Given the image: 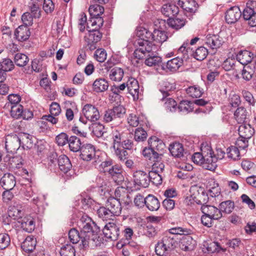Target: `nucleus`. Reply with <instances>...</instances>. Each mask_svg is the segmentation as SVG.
Masks as SVG:
<instances>
[{
	"label": "nucleus",
	"instance_id": "obj_1",
	"mask_svg": "<svg viewBox=\"0 0 256 256\" xmlns=\"http://www.w3.org/2000/svg\"><path fill=\"white\" fill-rule=\"evenodd\" d=\"M78 226L82 238L83 248L100 246L101 238L98 235L100 228L90 217L83 215L78 222Z\"/></svg>",
	"mask_w": 256,
	"mask_h": 256
},
{
	"label": "nucleus",
	"instance_id": "obj_2",
	"mask_svg": "<svg viewBox=\"0 0 256 256\" xmlns=\"http://www.w3.org/2000/svg\"><path fill=\"white\" fill-rule=\"evenodd\" d=\"M110 136L112 141L111 149L120 161L124 162L128 155L126 150L134 148L132 140L126 138L125 134L117 129L112 130Z\"/></svg>",
	"mask_w": 256,
	"mask_h": 256
},
{
	"label": "nucleus",
	"instance_id": "obj_3",
	"mask_svg": "<svg viewBox=\"0 0 256 256\" xmlns=\"http://www.w3.org/2000/svg\"><path fill=\"white\" fill-rule=\"evenodd\" d=\"M136 35L138 38L134 42V46L136 48L134 52V56L140 60L142 59L147 52L153 50L152 40V32L148 30L140 27L138 28Z\"/></svg>",
	"mask_w": 256,
	"mask_h": 256
},
{
	"label": "nucleus",
	"instance_id": "obj_4",
	"mask_svg": "<svg viewBox=\"0 0 256 256\" xmlns=\"http://www.w3.org/2000/svg\"><path fill=\"white\" fill-rule=\"evenodd\" d=\"M177 244L176 236L166 232L161 242H158L156 246V252L160 256H168Z\"/></svg>",
	"mask_w": 256,
	"mask_h": 256
},
{
	"label": "nucleus",
	"instance_id": "obj_5",
	"mask_svg": "<svg viewBox=\"0 0 256 256\" xmlns=\"http://www.w3.org/2000/svg\"><path fill=\"white\" fill-rule=\"evenodd\" d=\"M150 147L145 148L142 150V155L146 158L150 160H161L162 154H159L155 150L159 151L160 149H163L164 147V144L156 138H150L148 140Z\"/></svg>",
	"mask_w": 256,
	"mask_h": 256
},
{
	"label": "nucleus",
	"instance_id": "obj_6",
	"mask_svg": "<svg viewBox=\"0 0 256 256\" xmlns=\"http://www.w3.org/2000/svg\"><path fill=\"white\" fill-rule=\"evenodd\" d=\"M190 198L187 197L185 202L189 204L190 202L192 203L191 200L196 202L197 204L204 205L206 204L208 200V195L205 192L204 189L197 185H194L190 187Z\"/></svg>",
	"mask_w": 256,
	"mask_h": 256
},
{
	"label": "nucleus",
	"instance_id": "obj_7",
	"mask_svg": "<svg viewBox=\"0 0 256 256\" xmlns=\"http://www.w3.org/2000/svg\"><path fill=\"white\" fill-rule=\"evenodd\" d=\"M86 28L88 33L84 36V40L88 48L90 50H93L96 48L98 42L100 40L102 33L99 30L91 29L88 25Z\"/></svg>",
	"mask_w": 256,
	"mask_h": 256
},
{
	"label": "nucleus",
	"instance_id": "obj_8",
	"mask_svg": "<svg viewBox=\"0 0 256 256\" xmlns=\"http://www.w3.org/2000/svg\"><path fill=\"white\" fill-rule=\"evenodd\" d=\"M121 226L116 222L107 223L103 228L104 234L108 239L112 240H117L120 236Z\"/></svg>",
	"mask_w": 256,
	"mask_h": 256
},
{
	"label": "nucleus",
	"instance_id": "obj_9",
	"mask_svg": "<svg viewBox=\"0 0 256 256\" xmlns=\"http://www.w3.org/2000/svg\"><path fill=\"white\" fill-rule=\"evenodd\" d=\"M256 1H248L242 12L244 19L248 21V24L252 27L256 26Z\"/></svg>",
	"mask_w": 256,
	"mask_h": 256
},
{
	"label": "nucleus",
	"instance_id": "obj_10",
	"mask_svg": "<svg viewBox=\"0 0 256 256\" xmlns=\"http://www.w3.org/2000/svg\"><path fill=\"white\" fill-rule=\"evenodd\" d=\"M256 1H248L242 12L244 19L248 21V24L252 27L256 26Z\"/></svg>",
	"mask_w": 256,
	"mask_h": 256
},
{
	"label": "nucleus",
	"instance_id": "obj_11",
	"mask_svg": "<svg viewBox=\"0 0 256 256\" xmlns=\"http://www.w3.org/2000/svg\"><path fill=\"white\" fill-rule=\"evenodd\" d=\"M205 148L207 152L205 154V158L202 166L206 170H214L217 167V159L210 146H205Z\"/></svg>",
	"mask_w": 256,
	"mask_h": 256
},
{
	"label": "nucleus",
	"instance_id": "obj_12",
	"mask_svg": "<svg viewBox=\"0 0 256 256\" xmlns=\"http://www.w3.org/2000/svg\"><path fill=\"white\" fill-rule=\"evenodd\" d=\"M6 148L8 152L14 153L20 146L18 134H11L6 136Z\"/></svg>",
	"mask_w": 256,
	"mask_h": 256
},
{
	"label": "nucleus",
	"instance_id": "obj_13",
	"mask_svg": "<svg viewBox=\"0 0 256 256\" xmlns=\"http://www.w3.org/2000/svg\"><path fill=\"white\" fill-rule=\"evenodd\" d=\"M82 112L86 120L90 122H96L100 118L98 108L91 104H85L82 108Z\"/></svg>",
	"mask_w": 256,
	"mask_h": 256
},
{
	"label": "nucleus",
	"instance_id": "obj_14",
	"mask_svg": "<svg viewBox=\"0 0 256 256\" xmlns=\"http://www.w3.org/2000/svg\"><path fill=\"white\" fill-rule=\"evenodd\" d=\"M134 182L138 186L147 188L150 184L148 174L142 170H137L133 174Z\"/></svg>",
	"mask_w": 256,
	"mask_h": 256
},
{
	"label": "nucleus",
	"instance_id": "obj_15",
	"mask_svg": "<svg viewBox=\"0 0 256 256\" xmlns=\"http://www.w3.org/2000/svg\"><path fill=\"white\" fill-rule=\"evenodd\" d=\"M122 172V166L118 164H115L110 167L108 173L115 182L120 184L124 180Z\"/></svg>",
	"mask_w": 256,
	"mask_h": 256
},
{
	"label": "nucleus",
	"instance_id": "obj_16",
	"mask_svg": "<svg viewBox=\"0 0 256 256\" xmlns=\"http://www.w3.org/2000/svg\"><path fill=\"white\" fill-rule=\"evenodd\" d=\"M126 88L128 93L132 96L134 100L138 99L140 86L135 78H131L126 82Z\"/></svg>",
	"mask_w": 256,
	"mask_h": 256
},
{
	"label": "nucleus",
	"instance_id": "obj_17",
	"mask_svg": "<svg viewBox=\"0 0 256 256\" xmlns=\"http://www.w3.org/2000/svg\"><path fill=\"white\" fill-rule=\"evenodd\" d=\"M0 184L4 190H12L16 184V178L10 173L4 174L0 180Z\"/></svg>",
	"mask_w": 256,
	"mask_h": 256
},
{
	"label": "nucleus",
	"instance_id": "obj_18",
	"mask_svg": "<svg viewBox=\"0 0 256 256\" xmlns=\"http://www.w3.org/2000/svg\"><path fill=\"white\" fill-rule=\"evenodd\" d=\"M202 212L212 218L215 220L220 219L222 216V213L220 209L210 205H203L201 208Z\"/></svg>",
	"mask_w": 256,
	"mask_h": 256
},
{
	"label": "nucleus",
	"instance_id": "obj_19",
	"mask_svg": "<svg viewBox=\"0 0 256 256\" xmlns=\"http://www.w3.org/2000/svg\"><path fill=\"white\" fill-rule=\"evenodd\" d=\"M80 156L84 160L89 161L95 156L94 147L91 144H86L82 146Z\"/></svg>",
	"mask_w": 256,
	"mask_h": 256
},
{
	"label": "nucleus",
	"instance_id": "obj_20",
	"mask_svg": "<svg viewBox=\"0 0 256 256\" xmlns=\"http://www.w3.org/2000/svg\"><path fill=\"white\" fill-rule=\"evenodd\" d=\"M106 206L111 210L114 215L118 216L121 214L122 208L118 199L114 197L109 198L106 202Z\"/></svg>",
	"mask_w": 256,
	"mask_h": 256
},
{
	"label": "nucleus",
	"instance_id": "obj_21",
	"mask_svg": "<svg viewBox=\"0 0 256 256\" xmlns=\"http://www.w3.org/2000/svg\"><path fill=\"white\" fill-rule=\"evenodd\" d=\"M241 15V11L238 6L232 7L226 14V20L228 24L234 23L238 20Z\"/></svg>",
	"mask_w": 256,
	"mask_h": 256
},
{
	"label": "nucleus",
	"instance_id": "obj_22",
	"mask_svg": "<svg viewBox=\"0 0 256 256\" xmlns=\"http://www.w3.org/2000/svg\"><path fill=\"white\" fill-rule=\"evenodd\" d=\"M178 8L180 7L186 12H194L196 10V1L194 0H174Z\"/></svg>",
	"mask_w": 256,
	"mask_h": 256
},
{
	"label": "nucleus",
	"instance_id": "obj_23",
	"mask_svg": "<svg viewBox=\"0 0 256 256\" xmlns=\"http://www.w3.org/2000/svg\"><path fill=\"white\" fill-rule=\"evenodd\" d=\"M190 235H186L181 239L180 247L182 250L190 251L194 249L196 245V242Z\"/></svg>",
	"mask_w": 256,
	"mask_h": 256
},
{
	"label": "nucleus",
	"instance_id": "obj_24",
	"mask_svg": "<svg viewBox=\"0 0 256 256\" xmlns=\"http://www.w3.org/2000/svg\"><path fill=\"white\" fill-rule=\"evenodd\" d=\"M206 44L212 50H216L222 45V40L216 34H208L204 40Z\"/></svg>",
	"mask_w": 256,
	"mask_h": 256
},
{
	"label": "nucleus",
	"instance_id": "obj_25",
	"mask_svg": "<svg viewBox=\"0 0 256 256\" xmlns=\"http://www.w3.org/2000/svg\"><path fill=\"white\" fill-rule=\"evenodd\" d=\"M18 222L20 223L22 228L26 232H31L34 230V218L30 216H24L21 220H18Z\"/></svg>",
	"mask_w": 256,
	"mask_h": 256
},
{
	"label": "nucleus",
	"instance_id": "obj_26",
	"mask_svg": "<svg viewBox=\"0 0 256 256\" xmlns=\"http://www.w3.org/2000/svg\"><path fill=\"white\" fill-rule=\"evenodd\" d=\"M14 35L18 40L23 42L28 39L30 32L28 27L20 26L16 30Z\"/></svg>",
	"mask_w": 256,
	"mask_h": 256
},
{
	"label": "nucleus",
	"instance_id": "obj_27",
	"mask_svg": "<svg viewBox=\"0 0 256 256\" xmlns=\"http://www.w3.org/2000/svg\"><path fill=\"white\" fill-rule=\"evenodd\" d=\"M252 58L253 54L248 50L240 51L236 56L238 61L244 66H248V64H253Z\"/></svg>",
	"mask_w": 256,
	"mask_h": 256
},
{
	"label": "nucleus",
	"instance_id": "obj_28",
	"mask_svg": "<svg viewBox=\"0 0 256 256\" xmlns=\"http://www.w3.org/2000/svg\"><path fill=\"white\" fill-rule=\"evenodd\" d=\"M153 50L146 54L145 56H146L145 60V64L149 66H158L162 62V58L160 57L156 56L153 54V52L156 50V48L153 46Z\"/></svg>",
	"mask_w": 256,
	"mask_h": 256
},
{
	"label": "nucleus",
	"instance_id": "obj_29",
	"mask_svg": "<svg viewBox=\"0 0 256 256\" xmlns=\"http://www.w3.org/2000/svg\"><path fill=\"white\" fill-rule=\"evenodd\" d=\"M168 38L167 33L163 30H154V32H152V40L155 44H152L153 46L155 48L156 44H162L166 42Z\"/></svg>",
	"mask_w": 256,
	"mask_h": 256
},
{
	"label": "nucleus",
	"instance_id": "obj_30",
	"mask_svg": "<svg viewBox=\"0 0 256 256\" xmlns=\"http://www.w3.org/2000/svg\"><path fill=\"white\" fill-rule=\"evenodd\" d=\"M146 206L150 211H156L160 207V202L158 198L153 195L149 194L146 197Z\"/></svg>",
	"mask_w": 256,
	"mask_h": 256
},
{
	"label": "nucleus",
	"instance_id": "obj_31",
	"mask_svg": "<svg viewBox=\"0 0 256 256\" xmlns=\"http://www.w3.org/2000/svg\"><path fill=\"white\" fill-rule=\"evenodd\" d=\"M238 134L240 137L250 139L254 134V129L250 125L244 124L239 126Z\"/></svg>",
	"mask_w": 256,
	"mask_h": 256
},
{
	"label": "nucleus",
	"instance_id": "obj_32",
	"mask_svg": "<svg viewBox=\"0 0 256 256\" xmlns=\"http://www.w3.org/2000/svg\"><path fill=\"white\" fill-rule=\"evenodd\" d=\"M58 165L61 171L64 173L68 172L72 168V164L68 156L61 155L58 158Z\"/></svg>",
	"mask_w": 256,
	"mask_h": 256
},
{
	"label": "nucleus",
	"instance_id": "obj_33",
	"mask_svg": "<svg viewBox=\"0 0 256 256\" xmlns=\"http://www.w3.org/2000/svg\"><path fill=\"white\" fill-rule=\"evenodd\" d=\"M169 150L172 155L177 158L184 156V149L182 144L179 142H174L170 144Z\"/></svg>",
	"mask_w": 256,
	"mask_h": 256
},
{
	"label": "nucleus",
	"instance_id": "obj_34",
	"mask_svg": "<svg viewBox=\"0 0 256 256\" xmlns=\"http://www.w3.org/2000/svg\"><path fill=\"white\" fill-rule=\"evenodd\" d=\"M20 146L23 148H30L33 146L32 136L26 133H19Z\"/></svg>",
	"mask_w": 256,
	"mask_h": 256
},
{
	"label": "nucleus",
	"instance_id": "obj_35",
	"mask_svg": "<svg viewBox=\"0 0 256 256\" xmlns=\"http://www.w3.org/2000/svg\"><path fill=\"white\" fill-rule=\"evenodd\" d=\"M162 12L166 16L170 18L178 13V5L166 4L162 6Z\"/></svg>",
	"mask_w": 256,
	"mask_h": 256
},
{
	"label": "nucleus",
	"instance_id": "obj_36",
	"mask_svg": "<svg viewBox=\"0 0 256 256\" xmlns=\"http://www.w3.org/2000/svg\"><path fill=\"white\" fill-rule=\"evenodd\" d=\"M108 87V82L104 78L96 79L92 84L94 90L97 92H104L107 90Z\"/></svg>",
	"mask_w": 256,
	"mask_h": 256
},
{
	"label": "nucleus",
	"instance_id": "obj_37",
	"mask_svg": "<svg viewBox=\"0 0 256 256\" xmlns=\"http://www.w3.org/2000/svg\"><path fill=\"white\" fill-rule=\"evenodd\" d=\"M124 75V70L119 67H114L112 68L110 72V78L115 82H120Z\"/></svg>",
	"mask_w": 256,
	"mask_h": 256
},
{
	"label": "nucleus",
	"instance_id": "obj_38",
	"mask_svg": "<svg viewBox=\"0 0 256 256\" xmlns=\"http://www.w3.org/2000/svg\"><path fill=\"white\" fill-rule=\"evenodd\" d=\"M183 60L182 58L177 56L168 60L166 65V68L171 72L176 71L179 68L182 64Z\"/></svg>",
	"mask_w": 256,
	"mask_h": 256
},
{
	"label": "nucleus",
	"instance_id": "obj_39",
	"mask_svg": "<svg viewBox=\"0 0 256 256\" xmlns=\"http://www.w3.org/2000/svg\"><path fill=\"white\" fill-rule=\"evenodd\" d=\"M36 246V240L30 236L26 238L22 244L23 250L26 252H32Z\"/></svg>",
	"mask_w": 256,
	"mask_h": 256
},
{
	"label": "nucleus",
	"instance_id": "obj_40",
	"mask_svg": "<svg viewBox=\"0 0 256 256\" xmlns=\"http://www.w3.org/2000/svg\"><path fill=\"white\" fill-rule=\"evenodd\" d=\"M68 238L70 242L72 244H77L80 240L81 241V244H80V246L82 248H84L82 246V238L81 234V232H79L78 230H77L75 228H72L68 232Z\"/></svg>",
	"mask_w": 256,
	"mask_h": 256
},
{
	"label": "nucleus",
	"instance_id": "obj_41",
	"mask_svg": "<svg viewBox=\"0 0 256 256\" xmlns=\"http://www.w3.org/2000/svg\"><path fill=\"white\" fill-rule=\"evenodd\" d=\"M248 112L244 106L238 108L234 113V117L238 123H242L246 119Z\"/></svg>",
	"mask_w": 256,
	"mask_h": 256
},
{
	"label": "nucleus",
	"instance_id": "obj_42",
	"mask_svg": "<svg viewBox=\"0 0 256 256\" xmlns=\"http://www.w3.org/2000/svg\"><path fill=\"white\" fill-rule=\"evenodd\" d=\"M98 217L103 220H111L114 216L108 207L101 206L97 210Z\"/></svg>",
	"mask_w": 256,
	"mask_h": 256
},
{
	"label": "nucleus",
	"instance_id": "obj_43",
	"mask_svg": "<svg viewBox=\"0 0 256 256\" xmlns=\"http://www.w3.org/2000/svg\"><path fill=\"white\" fill-rule=\"evenodd\" d=\"M68 146L71 151L77 152L81 149L82 143L79 138L76 136H71L68 138Z\"/></svg>",
	"mask_w": 256,
	"mask_h": 256
},
{
	"label": "nucleus",
	"instance_id": "obj_44",
	"mask_svg": "<svg viewBox=\"0 0 256 256\" xmlns=\"http://www.w3.org/2000/svg\"><path fill=\"white\" fill-rule=\"evenodd\" d=\"M168 24L173 29L178 30L184 26L185 20L178 18H169L168 20Z\"/></svg>",
	"mask_w": 256,
	"mask_h": 256
},
{
	"label": "nucleus",
	"instance_id": "obj_45",
	"mask_svg": "<svg viewBox=\"0 0 256 256\" xmlns=\"http://www.w3.org/2000/svg\"><path fill=\"white\" fill-rule=\"evenodd\" d=\"M234 208V202L230 200L222 202L219 204V209L220 212H223L227 214L231 213Z\"/></svg>",
	"mask_w": 256,
	"mask_h": 256
},
{
	"label": "nucleus",
	"instance_id": "obj_46",
	"mask_svg": "<svg viewBox=\"0 0 256 256\" xmlns=\"http://www.w3.org/2000/svg\"><path fill=\"white\" fill-rule=\"evenodd\" d=\"M164 96V100H163L162 98L160 100L164 102V105L166 110L170 112H175L177 110V104L172 98Z\"/></svg>",
	"mask_w": 256,
	"mask_h": 256
},
{
	"label": "nucleus",
	"instance_id": "obj_47",
	"mask_svg": "<svg viewBox=\"0 0 256 256\" xmlns=\"http://www.w3.org/2000/svg\"><path fill=\"white\" fill-rule=\"evenodd\" d=\"M226 154L228 158L234 161L240 160V150L236 146H231L228 148Z\"/></svg>",
	"mask_w": 256,
	"mask_h": 256
},
{
	"label": "nucleus",
	"instance_id": "obj_48",
	"mask_svg": "<svg viewBox=\"0 0 256 256\" xmlns=\"http://www.w3.org/2000/svg\"><path fill=\"white\" fill-rule=\"evenodd\" d=\"M193 103L188 100H182L177 107V110L184 113H188L193 110Z\"/></svg>",
	"mask_w": 256,
	"mask_h": 256
},
{
	"label": "nucleus",
	"instance_id": "obj_49",
	"mask_svg": "<svg viewBox=\"0 0 256 256\" xmlns=\"http://www.w3.org/2000/svg\"><path fill=\"white\" fill-rule=\"evenodd\" d=\"M208 54V49L204 46H200L196 50L192 56L198 60H202L206 58Z\"/></svg>",
	"mask_w": 256,
	"mask_h": 256
},
{
	"label": "nucleus",
	"instance_id": "obj_50",
	"mask_svg": "<svg viewBox=\"0 0 256 256\" xmlns=\"http://www.w3.org/2000/svg\"><path fill=\"white\" fill-rule=\"evenodd\" d=\"M112 111L113 114H114L116 118L118 121V123H120V120L123 118L126 114L125 108L121 105L114 106L112 108L110 109Z\"/></svg>",
	"mask_w": 256,
	"mask_h": 256
},
{
	"label": "nucleus",
	"instance_id": "obj_51",
	"mask_svg": "<svg viewBox=\"0 0 256 256\" xmlns=\"http://www.w3.org/2000/svg\"><path fill=\"white\" fill-rule=\"evenodd\" d=\"M254 70L252 64L245 66L242 71V78L247 81L250 80L254 74Z\"/></svg>",
	"mask_w": 256,
	"mask_h": 256
},
{
	"label": "nucleus",
	"instance_id": "obj_52",
	"mask_svg": "<svg viewBox=\"0 0 256 256\" xmlns=\"http://www.w3.org/2000/svg\"><path fill=\"white\" fill-rule=\"evenodd\" d=\"M28 60V58L24 54L18 53L14 56V62L18 66L22 67L26 66Z\"/></svg>",
	"mask_w": 256,
	"mask_h": 256
},
{
	"label": "nucleus",
	"instance_id": "obj_53",
	"mask_svg": "<svg viewBox=\"0 0 256 256\" xmlns=\"http://www.w3.org/2000/svg\"><path fill=\"white\" fill-rule=\"evenodd\" d=\"M168 234H170L172 236H176L178 234L180 235H188L192 233V230L187 228H184L181 227H175L172 228L168 230Z\"/></svg>",
	"mask_w": 256,
	"mask_h": 256
},
{
	"label": "nucleus",
	"instance_id": "obj_54",
	"mask_svg": "<svg viewBox=\"0 0 256 256\" xmlns=\"http://www.w3.org/2000/svg\"><path fill=\"white\" fill-rule=\"evenodd\" d=\"M104 22V20L101 16H91L87 26L90 24L91 26L94 27L93 29L98 30L103 26Z\"/></svg>",
	"mask_w": 256,
	"mask_h": 256
},
{
	"label": "nucleus",
	"instance_id": "obj_55",
	"mask_svg": "<svg viewBox=\"0 0 256 256\" xmlns=\"http://www.w3.org/2000/svg\"><path fill=\"white\" fill-rule=\"evenodd\" d=\"M148 134L146 130L142 128L136 129L134 134V139L136 142H140L144 141L147 138Z\"/></svg>",
	"mask_w": 256,
	"mask_h": 256
},
{
	"label": "nucleus",
	"instance_id": "obj_56",
	"mask_svg": "<svg viewBox=\"0 0 256 256\" xmlns=\"http://www.w3.org/2000/svg\"><path fill=\"white\" fill-rule=\"evenodd\" d=\"M187 94L192 98H199L202 94L200 88L196 86H190L186 89Z\"/></svg>",
	"mask_w": 256,
	"mask_h": 256
},
{
	"label": "nucleus",
	"instance_id": "obj_57",
	"mask_svg": "<svg viewBox=\"0 0 256 256\" xmlns=\"http://www.w3.org/2000/svg\"><path fill=\"white\" fill-rule=\"evenodd\" d=\"M88 11L90 16H100L104 12V8L98 4L90 6Z\"/></svg>",
	"mask_w": 256,
	"mask_h": 256
},
{
	"label": "nucleus",
	"instance_id": "obj_58",
	"mask_svg": "<svg viewBox=\"0 0 256 256\" xmlns=\"http://www.w3.org/2000/svg\"><path fill=\"white\" fill-rule=\"evenodd\" d=\"M150 182H151L154 184L158 186L162 183V176L161 173L150 171L148 173Z\"/></svg>",
	"mask_w": 256,
	"mask_h": 256
},
{
	"label": "nucleus",
	"instance_id": "obj_59",
	"mask_svg": "<svg viewBox=\"0 0 256 256\" xmlns=\"http://www.w3.org/2000/svg\"><path fill=\"white\" fill-rule=\"evenodd\" d=\"M206 148H202V153L196 152L192 156V159L193 162L198 165H202L204 158L205 154L206 153Z\"/></svg>",
	"mask_w": 256,
	"mask_h": 256
},
{
	"label": "nucleus",
	"instance_id": "obj_60",
	"mask_svg": "<svg viewBox=\"0 0 256 256\" xmlns=\"http://www.w3.org/2000/svg\"><path fill=\"white\" fill-rule=\"evenodd\" d=\"M8 215L14 220H16L18 221L22 218V212L20 210L15 206H12L10 208L8 211Z\"/></svg>",
	"mask_w": 256,
	"mask_h": 256
},
{
	"label": "nucleus",
	"instance_id": "obj_61",
	"mask_svg": "<svg viewBox=\"0 0 256 256\" xmlns=\"http://www.w3.org/2000/svg\"><path fill=\"white\" fill-rule=\"evenodd\" d=\"M75 250L70 244H66L63 246L60 250L61 256H75Z\"/></svg>",
	"mask_w": 256,
	"mask_h": 256
},
{
	"label": "nucleus",
	"instance_id": "obj_62",
	"mask_svg": "<svg viewBox=\"0 0 256 256\" xmlns=\"http://www.w3.org/2000/svg\"><path fill=\"white\" fill-rule=\"evenodd\" d=\"M0 68L5 70V72L12 71L14 67L13 62L10 58H4L0 62Z\"/></svg>",
	"mask_w": 256,
	"mask_h": 256
},
{
	"label": "nucleus",
	"instance_id": "obj_63",
	"mask_svg": "<svg viewBox=\"0 0 256 256\" xmlns=\"http://www.w3.org/2000/svg\"><path fill=\"white\" fill-rule=\"evenodd\" d=\"M228 101L229 104L234 108L238 107L241 102L240 96L234 92L230 94Z\"/></svg>",
	"mask_w": 256,
	"mask_h": 256
},
{
	"label": "nucleus",
	"instance_id": "obj_64",
	"mask_svg": "<svg viewBox=\"0 0 256 256\" xmlns=\"http://www.w3.org/2000/svg\"><path fill=\"white\" fill-rule=\"evenodd\" d=\"M113 160L112 159L108 158L106 160L102 162L100 165L99 166L98 170L100 172H108L110 167L112 166Z\"/></svg>",
	"mask_w": 256,
	"mask_h": 256
}]
</instances>
